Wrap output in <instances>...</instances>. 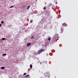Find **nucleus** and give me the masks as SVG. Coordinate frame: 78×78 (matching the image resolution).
Masks as SVG:
<instances>
[{
  "instance_id": "23",
  "label": "nucleus",
  "mask_w": 78,
  "mask_h": 78,
  "mask_svg": "<svg viewBox=\"0 0 78 78\" xmlns=\"http://www.w3.org/2000/svg\"><path fill=\"white\" fill-rule=\"evenodd\" d=\"M29 78H30V77Z\"/></svg>"
},
{
  "instance_id": "4",
  "label": "nucleus",
  "mask_w": 78,
  "mask_h": 78,
  "mask_svg": "<svg viewBox=\"0 0 78 78\" xmlns=\"http://www.w3.org/2000/svg\"><path fill=\"white\" fill-rule=\"evenodd\" d=\"M44 75L45 76H46L47 77H48V76H49L48 74L47 73H44Z\"/></svg>"
},
{
  "instance_id": "13",
  "label": "nucleus",
  "mask_w": 78,
  "mask_h": 78,
  "mask_svg": "<svg viewBox=\"0 0 78 78\" xmlns=\"http://www.w3.org/2000/svg\"><path fill=\"white\" fill-rule=\"evenodd\" d=\"M30 76V75H28L27 76H26V77L27 78V77H28V76Z\"/></svg>"
},
{
  "instance_id": "20",
  "label": "nucleus",
  "mask_w": 78,
  "mask_h": 78,
  "mask_svg": "<svg viewBox=\"0 0 78 78\" xmlns=\"http://www.w3.org/2000/svg\"><path fill=\"white\" fill-rule=\"evenodd\" d=\"M43 51H45V49H43Z\"/></svg>"
},
{
  "instance_id": "16",
  "label": "nucleus",
  "mask_w": 78,
  "mask_h": 78,
  "mask_svg": "<svg viewBox=\"0 0 78 78\" xmlns=\"http://www.w3.org/2000/svg\"><path fill=\"white\" fill-rule=\"evenodd\" d=\"M4 23V21H2L1 22V23Z\"/></svg>"
},
{
  "instance_id": "21",
  "label": "nucleus",
  "mask_w": 78,
  "mask_h": 78,
  "mask_svg": "<svg viewBox=\"0 0 78 78\" xmlns=\"http://www.w3.org/2000/svg\"><path fill=\"white\" fill-rule=\"evenodd\" d=\"M48 12H49V13H50V11H48Z\"/></svg>"
},
{
  "instance_id": "6",
  "label": "nucleus",
  "mask_w": 78,
  "mask_h": 78,
  "mask_svg": "<svg viewBox=\"0 0 78 78\" xmlns=\"http://www.w3.org/2000/svg\"><path fill=\"white\" fill-rule=\"evenodd\" d=\"M41 62V64H41V63H45V61H43L42 62Z\"/></svg>"
},
{
  "instance_id": "9",
  "label": "nucleus",
  "mask_w": 78,
  "mask_h": 78,
  "mask_svg": "<svg viewBox=\"0 0 78 78\" xmlns=\"http://www.w3.org/2000/svg\"><path fill=\"white\" fill-rule=\"evenodd\" d=\"M6 39H5V38H2V41H5V40Z\"/></svg>"
},
{
  "instance_id": "3",
  "label": "nucleus",
  "mask_w": 78,
  "mask_h": 78,
  "mask_svg": "<svg viewBox=\"0 0 78 78\" xmlns=\"http://www.w3.org/2000/svg\"><path fill=\"white\" fill-rule=\"evenodd\" d=\"M43 49H41L39 50L38 51V53H41V52H42V51H43Z\"/></svg>"
},
{
  "instance_id": "18",
  "label": "nucleus",
  "mask_w": 78,
  "mask_h": 78,
  "mask_svg": "<svg viewBox=\"0 0 78 78\" xmlns=\"http://www.w3.org/2000/svg\"><path fill=\"white\" fill-rule=\"evenodd\" d=\"M27 74V73H24L23 74V75H26Z\"/></svg>"
},
{
  "instance_id": "15",
  "label": "nucleus",
  "mask_w": 78,
  "mask_h": 78,
  "mask_svg": "<svg viewBox=\"0 0 78 78\" xmlns=\"http://www.w3.org/2000/svg\"><path fill=\"white\" fill-rule=\"evenodd\" d=\"M30 23H32V22H33V20H31L30 21Z\"/></svg>"
},
{
  "instance_id": "14",
  "label": "nucleus",
  "mask_w": 78,
  "mask_h": 78,
  "mask_svg": "<svg viewBox=\"0 0 78 78\" xmlns=\"http://www.w3.org/2000/svg\"><path fill=\"white\" fill-rule=\"evenodd\" d=\"M6 54H3V56H6Z\"/></svg>"
},
{
  "instance_id": "8",
  "label": "nucleus",
  "mask_w": 78,
  "mask_h": 78,
  "mask_svg": "<svg viewBox=\"0 0 78 78\" xmlns=\"http://www.w3.org/2000/svg\"><path fill=\"white\" fill-rule=\"evenodd\" d=\"M50 39H51L50 37H48V40L49 41H50Z\"/></svg>"
},
{
  "instance_id": "11",
  "label": "nucleus",
  "mask_w": 78,
  "mask_h": 78,
  "mask_svg": "<svg viewBox=\"0 0 78 78\" xmlns=\"http://www.w3.org/2000/svg\"><path fill=\"white\" fill-rule=\"evenodd\" d=\"M14 7V5L11 6L10 7V8H13Z\"/></svg>"
},
{
  "instance_id": "22",
  "label": "nucleus",
  "mask_w": 78,
  "mask_h": 78,
  "mask_svg": "<svg viewBox=\"0 0 78 78\" xmlns=\"http://www.w3.org/2000/svg\"><path fill=\"white\" fill-rule=\"evenodd\" d=\"M0 26H2V24H0Z\"/></svg>"
},
{
  "instance_id": "5",
  "label": "nucleus",
  "mask_w": 78,
  "mask_h": 78,
  "mask_svg": "<svg viewBox=\"0 0 78 78\" xmlns=\"http://www.w3.org/2000/svg\"><path fill=\"white\" fill-rule=\"evenodd\" d=\"M30 45H31V43H28L27 44V47H29V46H30Z\"/></svg>"
},
{
  "instance_id": "12",
  "label": "nucleus",
  "mask_w": 78,
  "mask_h": 78,
  "mask_svg": "<svg viewBox=\"0 0 78 78\" xmlns=\"http://www.w3.org/2000/svg\"><path fill=\"white\" fill-rule=\"evenodd\" d=\"M30 6H29L28 7H27V9H29V8H30Z\"/></svg>"
},
{
  "instance_id": "19",
  "label": "nucleus",
  "mask_w": 78,
  "mask_h": 78,
  "mask_svg": "<svg viewBox=\"0 0 78 78\" xmlns=\"http://www.w3.org/2000/svg\"><path fill=\"white\" fill-rule=\"evenodd\" d=\"M33 38H33V37H31V39H33Z\"/></svg>"
},
{
  "instance_id": "7",
  "label": "nucleus",
  "mask_w": 78,
  "mask_h": 78,
  "mask_svg": "<svg viewBox=\"0 0 78 78\" xmlns=\"http://www.w3.org/2000/svg\"><path fill=\"white\" fill-rule=\"evenodd\" d=\"M1 69H2V70H3V69H5V67H2L1 68Z\"/></svg>"
},
{
  "instance_id": "1",
  "label": "nucleus",
  "mask_w": 78,
  "mask_h": 78,
  "mask_svg": "<svg viewBox=\"0 0 78 78\" xmlns=\"http://www.w3.org/2000/svg\"><path fill=\"white\" fill-rule=\"evenodd\" d=\"M61 30V33H62V32H63V31H64V29H63V27H61V28L60 29Z\"/></svg>"
},
{
  "instance_id": "17",
  "label": "nucleus",
  "mask_w": 78,
  "mask_h": 78,
  "mask_svg": "<svg viewBox=\"0 0 78 78\" xmlns=\"http://www.w3.org/2000/svg\"><path fill=\"white\" fill-rule=\"evenodd\" d=\"M44 9H45V10L46 9V7H44Z\"/></svg>"
},
{
  "instance_id": "2",
  "label": "nucleus",
  "mask_w": 78,
  "mask_h": 78,
  "mask_svg": "<svg viewBox=\"0 0 78 78\" xmlns=\"http://www.w3.org/2000/svg\"><path fill=\"white\" fill-rule=\"evenodd\" d=\"M62 25L65 27H67V24H66V23H63L62 24Z\"/></svg>"
},
{
  "instance_id": "10",
  "label": "nucleus",
  "mask_w": 78,
  "mask_h": 78,
  "mask_svg": "<svg viewBox=\"0 0 78 78\" xmlns=\"http://www.w3.org/2000/svg\"><path fill=\"white\" fill-rule=\"evenodd\" d=\"M30 68H32L33 67V66H32V65L30 64Z\"/></svg>"
}]
</instances>
